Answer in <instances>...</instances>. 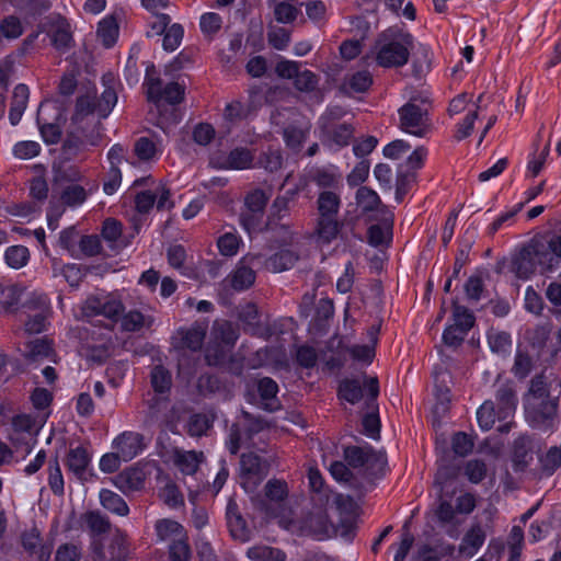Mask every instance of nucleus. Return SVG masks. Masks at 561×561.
<instances>
[{
	"label": "nucleus",
	"instance_id": "obj_1",
	"mask_svg": "<svg viewBox=\"0 0 561 561\" xmlns=\"http://www.w3.org/2000/svg\"><path fill=\"white\" fill-rule=\"evenodd\" d=\"M103 91L98 94L95 91H87L77 98L72 122L82 123L88 116L96 115V125H101V119L106 118L117 103V93L115 90V78L113 73L107 72L102 77Z\"/></svg>",
	"mask_w": 561,
	"mask_h": 561
},
{
	"label": "nucleus",
	"instance_id": "obj_2",
	"mask_svg": "<svg viewBox=\"0 0 561 561\" xmlns=\"http://www.w3.org/2000/svg\"><path fill=\"white\" fill-rule=\"evenodd\" d=\"M342 199L336 191H320L316 199V219L313 236L318 241L329 244L335 240L343 228L340 220Z\"/></svg>",
	"mask_w": 561,
	"mask_h": 561
},
{
	"label": "nucleus",
	"instance_id": "obj_3",
	"mask_svg": "<svg viewBox=\"0 0 561 561\" xmlns=\"http://www.w3.org/2000/svg\"><path fill=\"white\" fill-rule=\"evenodd\" d=\"M413 45V36L410 33L385 31L375 43L376 61L383 68L402 67L409 61Z\"/></svg>",
	"mask_w": 561,
	"mask_h": 561
},
{
	"label": "nucleus",
	"instance_id": "obj_4",
	"mask_svg": "<svg viewBox=\"0 0 561 561\" xmlns=\"http://www.w3.org/2000/svg\"><path fill=\"white\" fill-rule=\"evenodd\" d=\"M288 496V485L280 479H271L264 485V494H254L251 502L255 510L267 517H277L279 508Z\"/></svg>",
	"mask_w": 561,
	"mask_h": 561
},
{
	"label": "nucleus",
	"instance_id": "obj_5",
	"mask_svg": "<svg viewBox=\"0 0 561 561\" xmlns=\"http://www.w3.org/2000/svg\"><path fill=\"white\" fill-rule=\"evenodd\" d=\"M400 128L413 136L425 137L432 130L428 108L423 103L416 104L413 100L399 108Z\"/></svg>",
	"mask_w": 561,
	"mask_h": 561
},
{
	"label": "nucleus",
	"instance_id": "obj_6",
	"mask_svg": "<svg viewBox=\"0 0 561 561\" xmlns=\"http://www.w3.org/2000/svg\"><path fill=\"white\" fill-rule=\"evenodd\" d=\"M80 310L83 318L103 316L112 321H117L124 311V305L112 294H96L87 297Z\"/></svg>",
	"mask_w": 561,
	"mask_h": 561
},
{
	"label": "nucleus",
	"instance_id": "obj_7",
	"mask_svg": "<svg viewBox=\"0 0 561 561\" xmlns=\"http://www.w3.org/2000/svg\"><path fill=\"white\" fill-rule=\"evenodd\" d=\"M23 306L30 311L24 323V333L32 335L46 331L49 324L48 319L51 314L47 296L33 294Z\"/></svg>",
	"mask_w": 561,
	"mask_h": 561
},
{
	"label": "nucleus",
	"instance_id": "obj_8",
	"mask_svg": "<svg viewBox=\"0 0 561 561\" xmlns=\"http://www.w3.org/2000/svg\"><path fill=\"white\" fill-rule=\"evenodd\" d=\"M268 473V463L254 453H245L240 458L241 486L253 493Z\"/></svg>",
	"mask_w": 561,
	"mask_h": 561
},
{
	"label": "nucleus",
	"instance_id": "obj_9",
	"mask_svg": "<svg viewBox=\"0 0 561 561\" xmlns=\"http://www.w3.org/2000/svg\"><path fill=\"white\" fill-rule=\"evenodd\" d=\"M145 85L147 87L148 101L153 102L158 106L162 100L171 105H175L184 99V87L178 82H169L163 87L160 78H152L147 75Z\"/></svg>",
	"mask_w": 561,
	"mask_h": 561
},
{
	"label": "nucleus",
	"instance_id": "obj_10",
	"mask_svg": "<svg viewBox=\"0 0 561 561\" xmlns=\"http://www.w3.org/2000/svg\"><path fill=\"white\" fill-rule=\"evenodd\" d=\"M95 561H126L129 556V542L127 535L117 529L113 535L106 550L101 543L93 542Z\"/></svg>",
	"mask_w": 561,
	"mask_h": 561
},
{
	"label": "nucleus",
	"instance_id": "obj_11",
	"mask_svg": "<svg viewBox=\"0 0 561 561\" xmlns=\"http://www.w3.org/2000/svg\"><path fill=\"white\" fill-rule=\"evenodd\" d=\"M147 447L142 434L133 431H125L114 438L113 450H116L123 461L127 462L137 457Z\"/></svg>",
	"mask_w": 561,
	"mask_h": 561
},
{
	"label": "nucleus",
	"instance_id": "obj_12",
	"mask_svg": "<svg viewBox=\"0 0 561 561\" xmlns=\"http://www.w3.org/2000/svg\"><path fill=\"white\" fill-rule=\"evenodd\" d=\"M261 255L248 254L229 275L230 285L234 290L241 291L250 288L255 282V272L252 265H256Z\"/></svg>",
	"mask_w": 561,
	"mask_h": 561
},
{
	"label": "nucleus",
	"instance_id": "obj_13",
	"mask_svg": "<svg viewBox=\"0 0 561 561\" xmlns=\"http://www.w3.org/2000/svg\"><path fill=\"white\" fill-rule=\"evenodd\" d=\"M557 400L551 397L526 398V414L536 425L552 420L557 414Z\"/></svg>",
	"mask_w": 561,
	"mask_h": 561
},
{
	"label": "nucleus",
	"instance_id": "obj_14",
	"mask_svg": "<svg viewBox=\"0 0 561 561\" xmlns=\"http://www.w3.org/2000/svg\"><path fill=\"white\" fill-rule=\"evenodd\" d=\"M226 518L229 533L234 540L247 542L251 539V530L249 529L247 522L233 499H229L228 501Z\"/></svg>",
	"mask_w": 561,
	"mask_h": 561
},
{
	"label": "nucleus",
	"instance_id": "obj_15",
	"mask_svg": "<svg viewBox=\"0 0 561 561\" xmlns=\"http://www.w3.org/2000/svg\"><path fill=\"white\" fill-rule=\"evenodd\" d=\"M495 408L497 410L499 420H505L511 416L517 405V398L513 387V382L505 381L496 385L495 390Z\"/></svg>",
	"mask_w": 561,
	"mask_h": 561
},
{
	"label": "nucleus",
	"instance_id": "obj_16",
	"mask_svg": "<svg viewBox=\"0 0 561 561\" xmlns=\"http://www.w3.org/2000/svg\"><path fill=\"white\" fill-rule=\"evenodd\" d=\"M22 546L36 561H48L50 558L53 546L43 541L35 527L22 534Z\"/></svg>",
	"mask_w": 561,
	"mask_h": 561
},
{
	"label": "nucleus",
	"instance_id": "obj_17",
	"mask_svg": "<svg viewBox=\"0 0 561 561\" xmlns=\"http://www.w3.org/2000/svg\"><path fill=\"white\" fill-rule=\"evenodd\" d=\"M537 265L535 245L523 248L512 260V271L522 279L529 278L535 273Z\"/></svg>",
	"mask_w": 561,
	"mask_h": 561
},
{
	"label": "nucleus",
	"instance_id": "obj_18",
	"mask_svg": "<svg viewBox=\"0 0 561 561\" xmlns=\"http://www.w3.org/2000/svg\"><path fill=\"white\" fill-rule=\"evenodd\" d=\"M90 461L91 456L88 450L82 446H78L69 449L66 466L79 480H85V472Z\"/></svg>",
	"mask_w": 561,
	"mask_h": 561
},
{
	"label": "nucleus",
	"instance_id": "obj_19",
	"mask_svg": "<svg viewBox=\"0 0 561 561\" xmlns=\"http://www.w3.org/2000/svg\"><path fill=\"white\" fill-rule=\"evenodd\" d=\"M386 215H382L381 225H373L368 229V242L374 247L386 244L391 239L393 214L383 207Z\"/></svg>",
	"mask_w": 561,
	"mask_h": 561
},
{
	"label": "nucleus",
	"instance_id": "obj_20",
	"mask_svg": "<svg viewBox=\"0 0 561 561\" xmlns=\"http://www.w3.org/2000/svg\"><path fill=\"white\" fill-rule=\"evenodd\" d=\"M300 254L295 249H282L265 261V266L274 273L290 270L299 261Z\"/></svg>",
	"mask_w": 561,
	"mask_h": 561
},
{
	"label": "nucleus",
	"instance_id": "obj_21",
	"mask_svg": "<svg viewBox=\"0 0 561 561\" xmlns=\"http://www.w3.org/2000/svg\"><path fill=\"white\" fill-rule=\"evenodd\" d=\"M354 126L350 123H341L328 129H321L323 138L336 149L346 147L354 136Z\"/></svg>",
	"mask_w": 561,
	"mask_h": 561
},
{
	"label": "nucleus",
	"instance_id": "obj_22",
	"mask_svg": "<svg viewBox=\"0 0 561 561\" xmlns=\"http://www.w3.org/2000/svg\"><path fill=\"white\" fill-rule=\"evenodd\" d=\"M170 402L167 398L153 396L148 400V410L144 420L146 426L154 424H163L168 422L167 412L169 411Z\"/></svg>",
	"mask_w": 561,
	"mask_h": 561
},
{
	"label": "nucleus",
	"instance_id": "obj_23",
	"mask_svg": "<svg viewBox=\"0 0 561 561\" xmlns=\"http://www.w3.org/2000/svg\"><path fill=\"white\" fill-rule=\"evenodd\" d=\"M51 45L60 53H66L73 47V37L70 24L65 19H58L54 31L50 33Z\"/></svg>",
	"mask_w": 561,
	"mask_h": 561
},
{
	"label": "nucleus",
	"instance_id": "obj_24",
	"mask_svg": "<svg viewBox=\"0 0 561 561\" xmlns=\"http://www.w3.org/2000/svg\"><path fill=\"white\" fill-rule=\"evenodd\" d=\"M297 195L298 190L290 188L287 190L283 195L276 196L271 205L267 220H282L289 216L291 206L295 204Z\"/></svg>",
	"mask_w": 561,
	"mask_h": 561
},
{
	"label": "nucleus",
	"instance_id": "obj_25",
	"mask_svg": "<svg viewBox=\"0 0 561 561\" xmlns=\"http://www.w3.org/2000/svg\"><path fill=\"white\" fill-rule=\"evenodd\" d=\"M156 535L159 541L172 542L179 538H184L187 534L185 528L176 520L163 518L156 522Z\"/></svg>",
	"mask_w": 561,
	"mask_h": 561
},
{
	"label": "nucleus",
	"instance_id": "obj_26",
	"mask_svg": "<svg viewBox=\"0 0 561 561\" xmlns=\"http://www.w3.org/2000/svg\"><path fill=\"white\" fill-rule=\"evenodd\" d=\"M30 90L25 84H18L13 90L11 106L9 111L10 123L15 126L22 118L27 106Z\"/></svg>",
	"mask_w": 561,
	"mask_h": 561
},
{
	"label": "nucleus",
	"instance_id": "obj_27",
	"mask_svg": "<svg viewBox=\"0 0 561 561\" xmlns=\"http://www.w3.org/2000/svg\"><path fill=\"white\" fill-rule=\"evenodd\" d=\"M302 528L307 534L318 538L328 535L330 528L328 514L324 511L310 513L304 519Z\"/></svg>",
	"mask_w": 561,
	"mask_h": 561
},
{
	"label": "nucleus",
	"instance_id": "obj_28",
	"mask_svg": "<svg viewBox=\"0 0 561 561\" xmlns=\"http://www.w3.org/2000/svg\"><path fill=\"white\" fill-rule=\"evenodd\" d=\"M355 198L363 213L378 210L381 216L386 215L383 209L386 206L381 203L380 197L373 188L360 186L356 191Z\"/></svg>",
	"mask_w": 561,
	"mask_h": 561
},
{
	"label": "nucleus",
	"instance_id": "obj_29",
	"mask_svg": "<svg viewBox=\"0 0 561 561\" xmlns=\"http://www.w3.org/2000/svg\"><path fill=\"white\" fill-rule=\"evenodd\" d=\"M278 220H267L264 231L270 234V240L280 245H293L296 233L290 229L289 225L278 224Z\"/></svg>",
	"mask_w": 561,
	"mask_h": 561
},
{
	"label": "nucleus",
	"instance_id": "obj_30",
	"mask_svg": "<svg viewBox=\"0 0 561 561\" xmlns=\"http://www.w3.org/2000/svg\"><path fill=\"white\" fill-rule=\"evenodd\" d=\"M203 459L204 454L202 451L175 450L174 453V463L185 474H194Z\"/></svg>",
	"mask_w": 561,
	"mask_h": 561
},
{
	"label": "nucleus",
	"instance_id": "obj_31",
	"mask_svg": "<svg viewBox=\"0 0 561 561\" xmlns=\"http://www.w3.org/2000/svg\"><path fill=\"white\" fill-rule=\"evenodd\" d=\"M144 473L139 469L129 468L115 477V485L123 492L137 491L144 485Z\"/></svg>",
	"mask_w": 561,
	"mask_h": 561
},
{
	"label": "nucleus",
	"instance_id": "obj_32",
	"mask_svg": "<svg viewBox=\"0 0 561 561\" xmlns=\"http://www.w3.org/2000/svg\"><path fill=\"white\" fill-rule=\"evenodd\" d=\"M101 505L108 512L118 516H126L129 513V507L125 500L117 493L102 489L99 494Z\"/></svg>",
	"mask_w": 561,
	"mask_h": 561
},
{
	"label": "nucleus",
	"instance_id": "obj_33",
	"mask_svg": "<svg viewBox=\"0 0 561 561\" xmlns=\"http://www.w3.org/2000/svg\"><path fill=\"white\" fill-rule=\"evenodd\" d=\"M51 351L50 341L46 337H41L25 343L23 356L30 362H37L47 358Z\"/></svg>",
	"mask_w": 561,
	"mask_h": 561
},
{
	"label": "nucleus",
	"instance_id": "obj_34",
	"mask_svg": "<svg viewBox=\"0 0 561 561\" xmlns=\"http://www.w3.org/2000/svg\"><path fill=\"white\" fill-rule=\"evenodd\" d=\"M257 392L263 401L264 409L273 411L277 408L276 394L278 386L275 380L270 377L261 378L257 381Z\"/></svg>",
	"mask_w": 561,
	"mask_h": 561
},
{
	"label": "nucleus",
	"instance_id": "obj_35",
	"mask_svg": "<svg viewBox=\"0 0 561 561\" xmlns=\"http://www.w3.org/2000/svg\"><path fill=\"white\" fill-rule=\"evenodd\" d=\"M179 335L181 336V343L183 347L196 352L199 351L203 346L206 329L201 325H193L188 329L180 330Z\"/></svg>",
	"mask_w": 561,
	"mask_h": 561
},
{
	"label": "nucleus",
	"instance_id": "obj_36",
	"mask_svg": "<svg viewBox=\"0 0 561 561\" xmlns=\"http://www.w3.org/2000/svg\"><path fill=\"white\" fill-rule=\"evenodd\" d=\"M231 348L219 341L210 339L205 348V360L209 366H222L226 364Z\"/></svg>",
	"mask_w": 561,
	"mask_h": 561
},
{
	"label": "nucleus",
	"instance_id": "obj_37",
	"mask_svg": "<svg viewBox=\"0 0 561 561\" xmlns=\"http://www.w3.org/2000/svg\"><path fill=\"white\" fill-rule=\"evenodd\" d=\"M88 198V191L84 186L76 184H67L60 192V201L69 207H77L83 204Z\"/></svg>",
	"mask_w": 561,
	"mask_h": 561
},
{
	"label": "nucleus",
	"instance_id": "obj_38",
	"mask_svg": "<svg viewBox=\"0 0 561 561\" xmlns=\"http://www.w3.org/2000/svg\"><path fill=\"white\" fill-rule=\"evenodd\" d=\"M82 519L93 537L106 534L111 528L110 519L99 511L87 512Z\"/></svg>",
	"mask_w": 561,
	"mask_h": 561
},
{
	"label": "nucleus",
	"instance_id": "obj_39",
	"mask_svg": "<svg viewBox=\"0 0 561 561\" xmlns=\"http://www.w3.org/2000/svg\"><path fill=\"white\" fill-rule=\"evenodd\" d=\"M98 37L101 39L104 47H112L118 36V25L113 16H106L98 26Z\"/></svg>",
	"mask_w": 561,
	"mask_h": 561
},
{
	"label": "nucleus",
	"instance_id": "obj_40",
	"mask_svg": "<svg viewBox=\"0 0 561 561\" xmlns=\"http://www.w3.org/2000/svg\"><path fill=\"white\" fill-rule=\"evenodd\" d=\"M485 539L484 533L480 528H473L466 534L459 546V552L465 557H473Z\"/></svg>",
	"mask_w": 561,
	"mask_h": 561
},
{
	"label": "nucleus",
	"instance_id": "obj_41",
	"mask_svg": "<svg viewBox=\"0 0 561 561\" xmlns=\"http://www.w3.org/2000/svg\"><path fill=\"white\" fill-rule=\"evenodd\" d=\"M488 343L493 353L507 355L512 348V339L507 332L491 329L488 333Z\"/></svg>",
	"mask_w": 561,
	"mask_h": 561
},
{
	"label": "nucleus",
	"instance_id": "obj_42",
	"mask_svg": "<svg viewBox=\"0 0 561 561\" xmlns=\"http://www.w3.org/2000/svg\"><path fill=\"white\" fill-rule=\"evenodd\" d=\"M54 180L56 184H76L83 180V174L75 164L64 163L55 169Z\"/></svg>",
	"mask_w": 561,
	"mask_h": 561
},
{
	"label": "nucleus",
	"instance_id": "obj_43",
	"mask_svg": "<svg viewBox=\"0 0 561 561\" xmlns=\"http://www.w3.org/2000/svg\"><path fill=\"white\" fill-rule=\"evenodd\" d=\"M252 162L253 156L249 149L236 148L228 154L224 167L228 169L243 170L250 168Z\"/></svg>",
	"mask_w": 561,
	"mask_h": 561
},
{
	"label": "nucleus",
	"instance_id": "obj_44",
	"mask_svg": "<svg viewBox=\"0 0 561 561\" xmlns=\"http://www.w3.org/2000/svg\"><path fill=\"white\" fill-rule=\"evenodd\" d=\"M533 455L528 447V440L526 438H518L514 443L513 448V466L516 471H523L530 460Z\"/></svg>",
	"mask_w": 561,
	"mask_h": 561
},
{
	"label": "nucleus",
	"instance_id": "obj_45",
	"mask_svg": "<svg viewBox=\"0 0 561 561\" xmlns=\"http://www.w3.org/2000/svg\"><path fill=\"white\" fill-rule=\"evenodd\" d=\"M537 253V263L541 267L542 273H551L557 271L561 265V260L553 255L543 243L535 244Z\"/></svg>",
	"mask_w": 561,
	"mask_h": 561
},
{
	"label": "nucleus",
	"instance_id": "obj_46",
	"mask_svg": "<svg viewBox=\"0 0 561 561\" xmlns=\"http://www.w3.org/2000/svg\"><path fill=\"white\" fill-rule=\"evenodd\" d=\"M477 420L483 431H489L499 420L495 403L492 400H486L477 411Z\"/></svg>",
	"mask_w": 561,
	"mask_h": 561
},
{
	"label": "nucleus",
	"instance_id": "obj_47",
	"mask_svg": "<svg viewBox=\"0 0 561 561\" xmlns=\"http://www.w3.org/2000/svg\"><path fill=\"white\" fill-rule=\"evenodd\" d=\"M254 112L252 103L243 104L240 101H233L227 104L225 108V118L229 122H240L248 118Z\"/></svg>",
	"mask_w": 561,
	"mask_h": 561
},
{
	"label": "nucleus",
	"instance_id": "obj_48",
	"mask_svg": "<svg viewBox=\"0 0 561 561\" xmlns=\"http://www.w3.org/2000/svg\"><path fill=\"white\" fill-rule=\"evenodd\" d=\"M312 182L322 191H335L340 184V176L325 169H318L311 175Z\"/></svg>",
	"mask_w": 561,
	"mask_h": 561
},
{
	"label": "nucleus",
	"instance_id": "obj_49",
	"mask_svg": "<svg viewBox=\"0 0 561 561\" xmlns=\"http://www.w3.org/2000/svg\"><path fill=\"white\" fill-rule=\"evenodd\" d=\"M211 339L219 341L221 344L232 348L238 340V333L229 322L216 324L211 331Z\"/></svg>",
	"mask_w": 561,
	"mask_h": 561
},
{
	"label": "nucleus",
	"instance_id": "obj_50",
	"mask_svg": "<svg viewBox=\"0 0 561 561\" xmlns=\"http://www.w3.org/2000/svg\"><path fill=\"white\" fill-rule=\"evenodd\" d=\"M263 216V211L256 213L254 210L243 208L240 213V224L249 234H252L264 230L262 228Z\"/></svg>",
	"mask_w": 561,
	"mask_h": 561
},
{
	"label": "nucleus",
	"instance_id": "obj_51",
	"mask_svg": "<svg viewBox=\"0 0 561 561\" xmlns=\"http://www.w3.org/2000/svg\"><path fill=\"white\" fill-rule=\"evenodd\" d=\"M270 197L271 193L261 188L250 191L244 197V208L264 213Z\"/></svg>",
	"mask_w": 561,
	"mask_h": 561
},
{
	"label": "nucleus",
	"instance_id": "obj_52",
	"mask_svg": "<svg viewBox=\"0 0 561 561\" xmlns=\"http://www.w3.org/2000/svg\"><path fill=\"white\" fill-rule=\"evenodd\" d=\"M23 34V26L20 19L15 15H8L0 22V37L15 39Z\"/></svg>",
	"mask_w": 561,
	"mask_h": 561
},
{
	"label": "nucleus",
	"instance_id": "obj_53",
	"mask_svg": "<svg viewBox=\"0 0 561 561\" xmlns=\"http://www.w3.org/2000/svg\"><path fill=\"white\" fill-rule=\"evenodd\" d=\"M453 316L455 321L453 325L466 334L474 324L473 314L466 307L458 305L456 301L453 304Z\"/></svg>",
	"mask_w": 561,
	"mask_h": 561
},
{
	"label": "nucleus",
	"instance_id": "obj_54",
	"mask_svg": "<svg viewBox=\"0 0 561 561\" xmlns=\"http://www.w3.org/2000/svg\"><path fill=\"white\" fill-rule=\"evenodd\" d=\"M339 393L342 399L354 404L363 398V389L359 381L345 379L340 383Z\"/></svg>",
	"mask_w": 561,
	"mask_h": 561
},
{
	"label": "nucleus",
	"instance_id": "obj_55",
	"mask_svg": "<svg viewBox=\"0 0 561 561\" xmlns=\"http://www.w3.org/2000/svg\"><path fill=\"white\" fill-rule=\"evenodd\" d=\"M30 257V252L26 247L12 245L7 249L4 259L10 267L21 268L24 266Z\"/></svg>",
	"mask_w": 561,
	"mask_h": 561
},
{
	"label": "nucleus",
	"instance_id": "obj_56",
	"mask_svg": "<svg viewBox=\"0 0 561 561\" xmlns=\"http://www.w3.org/2000/svg\"><path fill=\"white\" fill-rule=\"evenodd\" d=\"M550 336V328L548 325H536L526 331L525 337L527 342L536 350H542Z\"/></svg>",
	"mask_w": 561,
	"mask_h": 561
},
{
	"label": "nucleus",
	"instance_id": "obj_57",
	"mask_svg": "<svg viewBox=\"0 0 561 561\" xmlns=\"http://www.w3.org/2000/svg\"><path fill=\"white\" fill-rule=\"evenodd\" d=\"M169 558L171 561H190L191 548L187 534L169 543Z\"/></svg>",
	"mask_w": 561,
	"mask_h": 561
},
{
	"label": "nucleus",
	"instance_id": "obj_58",
	"mask_svg": "<svg viewBox=\"0 0 561 561\" xmlns=\"http://www.w3.org/2000/svg\"><path fill=\"white\" fill-rule=\"evenodd\" d=\"M172 378L168 369L156 366L151 371V385L156 392L163 393L171 388Z\"/></svg>",
	"mask_w": 561,
	"mask_h": 561
},
{
	"label": "nucleus",
	"instance_id": "obj_59",
	"mask_svg": "<svg viewBox=\"0 0 561 561\" xmlns=\"http://www.w3.org/2000/svg\"><path fill=\"white\" fill-rule=\"evenodd\" d=\"M484 290L483 284V272L477 271L473 275H471L465 284V293L469 300L478 301L480 300L482 293Z\"/></svg>",
	"mask_w": 561,
	"mask_h": 561
},
{
	"label": "nucleus",
	"instance_id": "obj_60",
	"mask_svg": "<svg viewBox=\"0 0 561 561\" xmlns=\"http://www.w3.org/2000/svg\"><path fill=\"white\" fill-rule=\"evenodd\" d=\"M367 447L366 446H348L344 448V458L347 463L353 468L365 467L367 463Z\"/></svg>",
	"mask_w": 561,
	"mask_h": 561
},
{
	"label": "nucleus",
	"instance_id": "obj_61",
	"mask_svg": "<svg viewBox=\"0 0 561 561\" xmlns=\"http://www.w3.org/2000/svg\"><path fill=\"white\" fill-rule=\"evenodd\" d=\"M346 111L339 105L329 106L325 112L319 117V128L328 129L334 125L340 124L339 122L345 116Z\"/></svg>",
	"mask_w": 561,
	"mask_h": 561
},
{
	"label": "nucleus",
	"instance_id": "obj_62",
	"mask_svg": "<svg viewBox=\"0 0 561 561\" xmlns=\"http://www.w3.org/2000/svg\"><path fill=\"white\" fill-rule=\"evenodd\" d=\"M163 48L169 51L175 50L183 38L184 28L181 24L174 23L163 33Z\"/></svg>",
	"mask_w": 561,
	"mask_h": 561
},
{
	"label": "nucleus",
	"instance_id": "obj_63",
	"mask_svg": "<svg viewBox=\"0 0 561 561\" xmlns=\"http://www.w3.org/2000/svg\"><path fill=\"white\" fill-rule=\"evenodd\" d=\"M373 84V77L367 70H362L353 73L348 80L347 85L353 92L363 93Z\"/></svg>",
	"mask_w": 561,
	"mask_h": 561
},
{
	"label": "nucleus",
	"instance_id": "obj_64",
	"mask_svg": "<svg viewBox=\"0 0 561 561\" xmlns=\"http://www.w3.org/2000/svg\"><path fill=\"white\" fill-rule=\"evenodd\" d=\"M319 79L310 70L298 71L295 77V88L301 92H311L317 89Z\"/></svg>",
	"mask_w": 561,
	"mask_h": 561
}]
</instances>
